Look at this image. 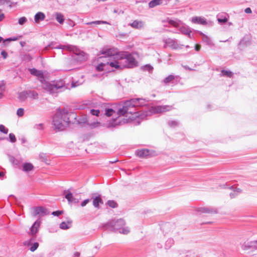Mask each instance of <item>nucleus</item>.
Wrapping results in <instances>:
<instances>
[{
  "instance_id": "nucleus-1",
  "label": "nucleus",
  "mask_w": 257,
  "mask_h": 257,
  "mask_svg": "<svg viewBox=\"0 0 257 257\" xmlns=\"http://www.w3.org/2000/svg\"><path fill=\"white\" fill-rule=\"evenodd\" d=\"M139 100L131 99L124 102L121 108H119L117 112L118 116L110 120L108 124V127H115L130 122L135 117H140L144 119L148 116V113L140 115L139 112H135L136 104Z\"/></svg>"
},
{
  "instance_id": "nucleus-2",
  "label": "nucleus",
  "mask_w": 257,
  "mask_h": 257,
  "mask_svg": "<svg viewBox=\"0 0 257 257\" xmlns=\"http://www.w3.org/2000/svg\"><path fill=\"white\" fill-rule=\"evenodd\" d=\"M29 71L31 74L38 77L39 81L41 82L43 88L50 93H57L67 89L75 87L82 84L83 82V80L76 82L72 81L71 86H69V84H66L65 82L61 79L54 80L49 82L46 81L45 79L42 71L38 70L35 68L30 69Z\"/></svg>"
},
{
  "instance_id": "nucleus-3",
  "label": "nucleus",
  "mask_w": 257,
  "mask_h": 257,
  "mask_svg": "<svg viewBox=\"0 0 257 257\" xmlns=\"http://www.w3.org/2000/svg\"><path fill=\"white\" fill-rule=\"evenodd\" d=\"M112 61L110 67L114 69H122L124 68H133L137 65V61L130 53L121 52L116 53L113 50Z\"/></svg>"
},
{
  "instance_id": "nucleus-4",
  "label": "nucleus",
  "mask_w": 257,
  "mask_h": 257,
  "mask_svg": "<svg viewBox=\"0 0 257 257\" xmlns=\"http://www.w3.org/2000/svg\"><path fill=\"white\" fill-rule=\"evenodd\" d=\"M75 116L74 113H70L65 110H58L53 118V127L56 131H63L69 125L70 117L75 118Z\"/></svg>"
},
{
  "instance_id": "nucleus-5",
  "label": "nucleus",
  "mask_w": 257,
  "mask_h": 257,
  "mask_svg": "<svg viewBox=\"0 0 257 257\" xmlns=\"http://www.w3.org/2000/svg\"><path fill=\"white\" fill-rule=\"evenodd\" d=\"M112 51L113 49H109L101 52V54L104 55V56L98 58L97 61L99 64L95 67L97 71H102L106 69L108 65L110 66V62L113 61Z\"/></svg>"
},
{
  "instance_id": "nucleus-6",
  "label": "nucleus",
  "mask_w": 257,
  "mask_h": 257,
  "mask_svg": "<svg viewBox=\"0 0 257 257\" xmlns=\"http://www.w3.org/2000/svg\"><path fill=\"white\" fill-rule=\"evenodd\" d=\"M125 225L124 220L122 219L111 220L103 225L105 229L114 231L119 230L120 228Z\"/></svg>"
},
{
  "instance_id": "nucleus-7",
  "label": "nucleus",
  "mask_w": 257,
  "mask_h": 257,
  "mask_svg": "<svg viewBox=\"0 0 257 257\" xmlns=\"http://www.w3.org/2000/svg\"><path fill=\"white\" fill-rule=\"evenodd\" d=\"M164 43V47H169L173 50L181 49L183 45L178 43V41L176 39L171 38H167L163 40Z\"/></svg>"
},
{
  "instance_id": "nucleus-8",
  "label": "nucleus",
  "mask_w": 257,
  "mask_h": 257,
  "mask_svg": "<svg viewBox=\"0 0 257 257\" xmlns=\"http://www.w3.org/2000/svg\"><path fill=\"white\" fill-rule=\"evenodd\" d=\"M72 48L73 49L72 52L77 56L76 59L79 61H84L87 60V56L83 51L80 50L76 46Z\"/></svg>"
},
{
  "instance_id": "nucleus-9",
  "label": "nucleus",
  "mask_w": 257,
  "mask_h": 257,
  "mask_svg": "<svg viewBox=\"0 0 257 257\" xmlns=\"http://www.w3.org/2000/svg\"><path fill=\"white\" fill-rule=\"evenodd\" d=\"M172 109V106L170 105H159L152 108V112L154 113H161L171 110Z\"/></svg>"
},
{
  "instance_id": "nucleus-10",
  "label": "nucleus",
  "mask_w": 257,
  "mask_h": 257,
  "mask_svg": "<svg viewBox=\"0 0 257 257\" xmlns=\"http://www.w3.org/2000/svg\"><path fill=\"white\" fill-rule=\"evenodd\" d=\"M41 224V221L39 220H36L33 225L32 226L30 229V234L32 235H35L38 232Z\"/></svg>"
},
{
  "instance_id": "nucleus-11",
  "label": "nucleus",
  "mask_w": 257,
  "mask_h": 257,
  "mask_svg": "<svg viewBox=\"0 0 257 257\" xmlns=\"http://www.w3.org/2000/svg\"><path fill=\"white\" fill-rule=\"evenodd\" d=\"M47 214V210L43 207H38L34 209V215L44 216Z\"/></svg>"
},
{
  "instance_id": "nucleus-12",
  "label": "nucleus",
  "mask_w": 257,
  "mask_h": 257,
  "mask_svg": "<svg viewBox=\"0 0 257 257\" xmlns=\"http://www.w3.org/2000/svg\"><path fill=\"white\" fill-rule=\"evenodd\" d=\"M130 25L133 28L141 29L145 26V23L142 21L135 20Z\"/></svg>"
},
{
  "instance_id": "nucleus-13",
  "label": "nucleus",
  "mask_w": 257,
  "mask_h": 257,
  "mask_svg": "<svg viewBox=\"0 0 257 257\" xmlns=\"http://www.w3.org/2000/svg\"><path fill=\"white\" fill-rule=\"evenodd\" d=\"M242 248L244 249H247L250 248L257 249V240L245 242L242 246Z\"/></svg>"
},
{
  "instance_id": "nucleus-14",
  "label": "nucleus",
  "mask_w": 257,
  "mask_h": 257,
  "mask_svg": "<svg viewBox=\"0 0 257 257\" xmlns=\"http://www.w3.org/2000/svg\"><path fill=\"white\" fill-rule=\"evenodd\" d=\"M48 47H51L54 49H66L71 52L73 51V49L72 47H75V46L72 45H59L58 46L54 47L53 45V43L50 44Z\"/></svg>"
},
{
  "instance_id": "nucleus-15",
  "label": "nucleus",
  "mask_w": 257,
  "mask_h": 257,
  "mask_svg": "<svg viewBox=\"0 0 257 257\" xmlns=\"http://www.w3.org/2000/svg\"><path fill=\"white\" fill-rule=\"evenodd\" d=\"M64 194L65 195V198L67 200L69 203H72L75 202V199L73 197L72 194L69 190H65L64 191Z\"/></svg>"
},
{
  "instance_id": "nucleus-16",
  "label": "nucleus",
  "mask_w": 257,
  "mask_h": 257,
  "mask_svg": "<svg viewBox=\"0 0 257 257\" xmlns=\"http://www.w3.org/2000/svg\"><path fill=\"white\" fill-rule=\"evenodd\" d=\"M136 154L138 156L141 158H144L149 155V151L147 149H142L137 151Z\"/></svg>"
},
{
  "instance_id": "nucleus-17",
  "label": "nucleus",
  "mask_w": 257,
  "mask_h": 257,
  "mask_svg": "<svg viewBox=\"0 0 257 257\" xmlns=\"http://www.w3.org/2000/svg\"><path fill=\"white\" fill-rule=\"evenodd\" d=\"M192 22L195 24H206V22L204 18L199 17H195L192 18Z\"/></svg>"
},
{
  "instance_id": "nucleus-18",
  "label": "nucleus",
  "mask_w": 257,
  "mask_h": 257,
  "mask_svg": "<svg viewBox=\"0 0 257 257\" xmlns=\"http://www.w3.org/2000/svg\"><path fill=\"white\" fill-rule=\"evenodd\" d=\"M179 30L182 33L187 35L188 37H190V33L191 31L190 29L187 26L181 25L179 27Z\"/></svg>"
},
{
  "instance_id": "nucleus-19",
  "label": "nucleus",
  "mask_w": 257,
  "mask_h": 257,
  "mask_svg": "<svg viewBox=\"0 0 257 257\" xmlns=\"http://www.w3.org/2000/svg\"><path fill=\"white\" fill-rule=\"evenodd\" d=\"M45 18V15L43 13L38 12L35 15L34 20L36 23H38L40 21H43Z\"/></svg>"
},
{
  "instance_id": "nucleus-20",
  "label": "nucleus",
  "mask_w": 257,
  "mask_h": 257,
  "mask_svg": "<svg viewBox=\"0 0 257 257\" xmlns=\"http://www.w3.org/2000/svg\"><path fill=\"white\" fill-rule=\"evenodd\" d=\"M199 211L202 213H216L217 211L216 209L211 208L210 207H201L199 209Z\"/></svg>"
},
{
  "instance_id": "nucleus-21",
  "label": "nucleus",
  "mask_w": 257,
  "mask_h": 257,
  "mask_svg": "<svg viewBox=\"0 0 257 257\" xmlns=\"http://www.w3.org/2000/svg\"><path fill=\"white\" fill-rule=\"evenodd\" d=\"M72 220H69L67 222L63 221L60 224V228L62 229H67L71 227Z\"/></svg>"
},
{
  "instance_id": "nucleus-22",
  "label": "nucleus",
  "mask_w": 257,
  "mask_h": 257,
  "mask_svg": "<svg viewBox=\"0 0 257 257\" xmlns=\"http://www.w3.org/2000/svg\"><path fill=\"white\" fill-rule=\"evenodd\" d=\"M179 78V76H174L173 75H170L168 77H166L163 80V82L165 84H168L169 83L173 82L175 79L177 80Z\"/></svg>"
},
{
  "instance_id": "nucleus-23",
  "label": "nucleus",
  "mask_w": 257,
  "mask_h": 257,
  "mask_svg": "<svg viewBox=\"0 0 257 257\" xmlns=\"http://www.w3.org/2000/svg\"><path fill=\"white\" fill-rule=\"evenodd\" d=\"M168 22L170 25L177 28L179 27L182 25L181 22L177 19H169L168 20Z\"/></svg>"
},
{
  "instance_id": "nucleus-24",
  "label": "nucleus",
  "mask_w": 257,
  "mask_h": 257,
  "mask_svg": "<svg viewBox=\"0 0 257 257\" xmlns=\"http://www.w3.org/2000/svg\"><path fill=\"white\" fill-rule=\"evenodd\" d=\"M17 4L16 2H12L10 0H0V5H8L10 8L16 6Z\"/></svg>"
},
{
  "instance_id": "nucleus-25",
  "label": "nucleus",
  "mask_w": 257,
  "mask_h": 257,
  "mask_svg": "<svg viewBox=\"0 0 257 257\" xmlns=\"http://www.w3.org/2000/svg\"><path fill=\"white\" fill-rule=\"evenodd\" d=\"M33 168V165L30 163H26L23 165V170L25 172H28L32 171Z\"/></svg>"
},
{
  "instance_id": "nucleus-26",
  "label": "nucleus",
  "mask_w": 257,
  "mask_h": 257,
  "mask_svg": "<svg viewBox=\"0 0 257 257\" xmlns=\"http://www.w3.org/2000/svg\"><path fill=\"white\" fill-rule=\"evenodd\" d=\"M99 203H103V201L100 196L95 197L93 200V205L96 207L98 208Z\"/></svg>"
},
{
  "instance_id": "nucleus-27",
  "label": "nucleus",
  "mask_w": 257,
  "mask_h": 257,
  "mask_svg": "<svg viewBox=\"0 0 257 257\" xmlns=\"http://www.w3.org/2000/svg\"><path fill=\"white\" fill-rule=\"evenodd\" d=\"M55 15L56 21L61 24H63L64 21V16L60 13H56Z\"/></svg>"
},
{
  "instance_id": "nucleus-28",
  "label": "nucleus",
  "mask_w": 257,
  "mask_h": 257,
  "mask_svg": "<svg viewBox=\"0 0 257 257\" xmlns=\"http://www.w3.org/2000/svg\"><path fill=\"white\" fill-rule=\"evenodd\" d=\"M162 3V0H153L149 3V6L150 8H154L157 6L160 5Z\"/></svg>"
},
{
  "instance_id": "nucleus-29",
  "label": "nucleus",
  "mask_w": 257,
  "mask_h": 257,
  "mask_svg": "<svg viewBox=\"0 0 257 257\" xmlns=\"http://www.w3.org/2000/svg\"><path fill=\"white\" fill-rule=\"evenodd\" d=\"M119 232L123 234H127L130 232V229L128 227L125 225L122 226L118 230Z\"/></svg>"
},
{
  "instance_id": "nucleus-30",
  "label": "nucleus",
  "mask_w": 257,
  "mask_h": 257,
  "mask_svg": "<svg viewBox=\"0 0 257 257\" xmlns=\"http://www.w3.org/2000/svg\"><path fill=\"white\" fill-rule=\"evenodd\" d=\"M86 25H92V24H97V25H100V24H108L110 25L108 22L104 21H92L90 22H88L85 23Z\"/></svg>"
},
{
  "instance_id": "nucleus-31",
  "label": "nucleus",
  "mask_w": 257,
  "mask_h": 257,
  "mask_svg": "<svg viewBox=\"0 0 257 257\" xmlns=\"http://www.w3.org/2000/svg\"><path fill=\"white\" fill-rule=\"evenodd\" d=\"M135 99L139 100L138 103L136 104L137 107L145 106L147 103V101L143 98H135Z\"/></svg>"
},
{
  "instance_id": "nucleus-32",
  "label": "nucleus",
  "mask_w": 257,
  "mask_h": 257,
  "mask_svg": "<svg viewBox=\"0 0 257 257\" xmlns=\"http://www.w3.org/2000/svg\"><path fill=\"white\" fill-rule=\"evenodd\" d=\"M107 204L111 208H115L117 207L116 203L113 200H109L107 202Z\"/></svg>"
},
{
  "instance_id": "nucleus-33",
  "label": "nucleus",
  "mask_w": 257,
  "mask_h": 257,
  "mask_svg": "<svg viewBox=\"0 0 257 257\" xmlns=\"http://www.w3.org/2000/svg\"><path fill=\"white\" fill-rule=\"evenodd\" d=\"M168 125L171 127H175L178 125V122L175 120H171L168 122Z\"/></svg>"
},
{
  "instance_id": "nucleus-34",
  "label": "nucleus",
  "mask_w": 257,
  "mask_h": 257,
  "mask_svg": "<svg viewBox=\"0 0 257 257\" xmlns=\"http://www.w3.org/2000/svg\"><path fill=\"white\" fill-rule=\"evenodd\" d=\"M115 111L111 108H108L105 111V115L107 116H111Z\"/></svg>"
},
{
  "instance_id": "nucleus-35",
  "label": "nucleus",
  "mask_w": 257,
  "mask_h": 257,
  "mask_svg": "<svg viewBox=\"0 0 257 257\" xmlns=\"http://www.w3.org/2000/svg\"><path fill=\"white\" fill-rule=\"evenodd\" d=\"M0 132L5 134H7L8 133V129L6 128L4 125L0 124Z\"/></svg>"
},
{
  "instance_id": "nucleus-36",
  "label": "nucleus",
  "mask_w": 257,
  "mask_h": 257,
  "mask_svg": "<svg viewBox=\"0 0 257 257\" xmlns=\"http://www.w3.org/2000/svg\"><path fill=\"white\" fill-rule=\"evenodd\" d=\"M39 246V243L38 242L34 243L30 248V250L33 252L35 251Z\"/></svg>"
},
{
  "instance_id": "nucleus-37",
  "label": "nucleus",
  "mask_w": 257,
  "mask_h": 257,
  "mask_svg": "<svg viewBox=\"0 0 257 257\" xmlns=\"http://www.w3.org/2000/svg\"><path fill=\"white\" fill-rule=\"evenodd\" d=\"M27 21V19L26 17H23L19 19L18 23L20 25H22L26 23Z\"/></svg>"
},
{
  "instance_id": "nucleus-38",
  "label": "nucleus",
  "mask_w": 257,
  "mask_h": 257,
  "mask_svg": "<svg viewBox=\"0 0 257 257\" xmlns=\"http://www.w3.org/2000/svg\"><path fill=\"white\" fill-rule=\"evenodd\" d=\"M24 114V109L22 108H20L17 110V114L20 116H23Z\"/></svg>"
},
{
  "instance_id": "nucleus-39",
  "label": "nucleus",
  "mask_w": 257,
  "mask_h": 257,
  "mask_svg": "<svg viewBox=\"0 0 257 257\" xmlns=\"http://www.w3.org/2000/svg\"><path fill=\"white\" fill-rule=\"evenodd\" d=\"M34 128L35 129L38 130H42L44 128V124L43 123H39V124H36Z\"/></svg>"
},
{
  "instance_id": "nucleus-40",
  "label": "nucleus",
  "mask_w": 257,
  "mask_h": 257,
  "mask_svg": "<svg viewBox=\"0 0 257 257\" xmlns=\"http://www.w3.org/2000/svg\"><path fill=\"white\" fill-rule=\"evenodd\" d=\"M10 141L12 143H15L16 142V138L14 134L11 133L9 134Z\"/></svg>"
},
{
  "instance_id": "nucleus-41",
  "label": "nucleus",
  "mask_w": 257,
  "mask_h": 257,
  "mask_svg": "<svg viewBox=\"0 0 257 257\" xmlns=\"http://www.w3.org/2000/svg\"><path fill=\"white\" fill-rule=\"evenodd\" d=\"M174 241L172 239H169L166 242V247L169 248L171 246V245L173 244Z\"/></svg>"
},
{
  "instance_id": "nucleus-42",
  "label": "nucleus",
  "mask_w": 257,
  "mask_h": 257,
  "mask_svg": "<svg viewBox=\"0 0 257 257\" xmlns=\"http://www.w3.org/2000/svg\"><path fill=\"white\" fill-rule=\"evenodd\" d=\"M221 72L223 75H225L228 77H231L232 76V72L230 71L223 70Z\"/></svg>"
},
{
  "instance_id": "nucleus-43",
  "label": "nucleus",
  "mask_w": 257,
  "mask_h": 257,
  "mask_svg": "<svg viewBox=\"0 0 257 257\" xmlns=\"http://www.w3.org/2000/svg\"><path fill=\"white\" fill-rule=\"evenodd\" d=\"M100 111L99 110H95V109H91L90 110V113L93 115H96V116H98V114L99 113Z\"/></svg>"
},
{
  "instance_id": "nucleus-44",
  "label": "nucleus",
  "mask_w": 257,
  "mask_h": 257,
  "mask_svg": "<svg viewBox=\"0 0 257 257\" xmlns=\"http://www.w3.org/2000/svg\"><path fill=\"white\" fill-rule=\"evenodd\" d=\"M153 69V67L150 65H146L144 67V69L148 71H152Z\"/></svg>"
},
{
  "instance_id": "nucleus-45",
  "label": "nucleus",
  "mask_w": 257,
  "mask_h": 257,
  "mask_svg": "<svg viewBox=\"0 0 257 257\" xmlns=\"http://www.w3.org/2000/svg\"><path fill=\"white\" fill-rule=\"evenodd\" d=\"M217 20L219 23H224L226 22H227V19L225 17H224V18H221L220 17H218Z\"/></svg>"
},
{
  "instance_id": "nucleus-46",
  "label": "nucleus",
  "mask_w": 257,
  "mask_h": 257,
  "mask_svg": "<svg viewBox=\"0 0 257 257\" xmlns=\"http://www.w3.org/2000/svg\"><path fill=\"white\" fill-rule=\"evenodd\" d=\"M18 39H19L18 37H14L13 38H8V39L4 40V42H5L6 41H15L18 40Z\"/></svg>"
},
{
  "instance_id": "nucleus-47",
  "label": "nucleus",
  "mask_w": 257,
  "mask_h": 257,
  "mask_svg": "<svg viewBox=\"0 0 257 257\" xmlns=\"http://www.w3.org/2000/svg\"><path fill=\"white\" fill-rule=\"evenodd\" d=\"M9 160L12 163H13L14 164H17V162H16L15 158L13 156H9Z\"/></svg>"
},
{
  "instance_id": "nucleus-48",
  "label": "nucleus",
  "mask_w": 257,
  "mask_h": 257,
  "mask_svg": "<svg viewBox=\"0 0 257 257\" xmlns=\"http://www.w3.org/2000/svg\"><path fill=\"white\" fill-rule=\"evenodd\" d=\"M31 97L33 99H37L38 98V94L37 92L33 91L31 92Z\"/></svg>"
},
{
  "instance_id": "nucleus-49",
  "label": "nucleus",
  "mask_w": 257,
  "mask_h": 257,
  "mask_svg": "<svg viewBox=\"0 0 257 257\" xmlns=\"http://www.w3.org/2000/svg\"><path fill=\"white\" fill-rule=\"evenodd\" d=\"M63 213V211H59V210H58V211H54L52 212V214L54 216H59L60 215L62 214Z\"/></svg>"
},
{
  "instance_id": "nucleus-50",
  "label": "nucleus",
  "mask_w": 257,
  "mask_h": 257,
  "mask_svg": "<svg viewBox=\"0 0 257 257\" xmlns=\"http://www.w3.org/2000/svg\"><path fill=\"white\" fill-rule=\"evenodd\" d=\"M1 55L2 56V57L4 58V59H6L7 58V57H8V53L5 50H3L1 52Z\"/></svg>"
},
{
  "instance_id": "nucleus-51",
  "label": "nucleus",
  "mask_w": 257,
  "mask_h": 257,
  "mask_svg": "<svg viewBox=\"0 0 257 257\" xmlns=\"http://www.w3.org/2000/svg\"><path fill=\"white\" fill-rule=\"evenodd\" d=\"M89 199H85L83 201H82L81 203V206L82 207H84L89 202Z\"/></svg>"
},
{
  "instance_id": "nucleus-52",
  "label": "nucleus",
  "mask_w": 257,
  "mask_h": 257,
  "mask_svg": "<svg viewBox=\"0 0 257 257\" xmlns=\"http://www.w3.org/2000/svg\"><path fill=\"white\" fill-rule=\"evenodd\" d=\"M244 12L246 14H251L252 11H251V10L250 9V8H247L245 9L244 10Z\"/></svg>"
},
{
  "instance_id": "nucleus-53",
  "label": "nucleus",
  "mask_w": 257,
  "mask_h": 257,
  "mask_svg": "<svg viewBox=\"0 0 257 257\" xmlns=\"http://www.w3.org/2000/svg\"><path fill=\"white\" fill-rule=\"evenodd\" d=\"M201 46L199 45H196L195 46V49L197 51H199L200 49Z\"/></svg>"
},
{
  "instance_id": "nucleus-54",
  "label": "nucleus",
  "mask_w": 257,
  "mask_h": 257,
  "mask_svg": "<svg viewBox=\"0 0 257 257\" xmlns=\"http://www.w3.org/2000/svg\"><path fill=\"white\" fill-rule=\"evenodd\" d=\"M80 253L79 252H75L73 254V257H79Z\"/></svg>"
},
{
  "instance_id": "nucleus-55",
  "label": "nucleus",
  "mask_w": 257,
  "mask_h": 257,
  "mask_svg": "<svg viewBox=\"0 0 257 257\" xmlns=\"http://www.w3.org/2000/svg\"><path fill=\"white\" fill-rule=\"evenodd\" d=\"M5 18V15L4 14H1L0 15V22L2 21Z\"/></svg>"
},
{
  "instance_id": "nucleus-56",
  "label": "nucleus",
  "mask_w": 257,
  "mask_h": 257,
  "mask_svg": "<svg viewBox=\"0 0 257 257\" xmlns=\"http://www.w3.org/2000/svg\"><path fill=\"white\" fill-rule=\"evenodd\" d=\"M5 89L4 85L2 83L0 84V90H3Z\"/></svg>"
},
{
  "instance_id": "nucleus-57",
  "label": "nucleus",
  "mask_w": 257,
  "mask_h": 257,
  "mask_svg": "<svg viewBox=\"0 0 257 257\" xmlns=\"http://www.w3.org/2000/svg\"><path fill=\"white\" fill-rule=\"evenodd\" d=\"M98 123V122H96V123H95V122H94V123H93L91 124V126L92 127H95L97 126V124Z\"/></svg>"
},
{
  "instance_id": "nucleus-58",
  "label": "nucleus",
  "mask_w": 257,
  "mask_h": 257,
  "mask_svg": "<svg viewBox=\"0 0 257 257\" xmlns=\"http://www.w3.org/2000/svg\"><path fill=\"white\" fill-rule=\"evenodd\" d=\"M4 175V173L3 172H0V177H3Z\"/></svg>"
},
{
  "instance_id": "nucleus-59",
  "label": "nucleus",
  "mask_w": 257,
  "mask_h": 257,
  "mask_svg": "<svg viewBox=\"0 0 257 257\" xmlns=\"http://www.w3.org/2000/svg\"><path fill=\"white\" fill-rule=\"evenodd\" d=\"M4 96V94L3 93L0 92V99L2 98Z\"/></svg>"
},
{
  "instance_id": "nucleus-60",
  "label": "nucleus",
  "mask_w": 257,
  "mask_h": 257,
  "mask_svg": "<svg viewBox=\"0 0 257 257\" xmlns=\"http://www.w3.org/2000/svg\"><path fill=\"white\" fill-rule=\"evenodd\" d=\"M2 41H3V38L2 37H1V36H0V43H1Z\"/></svg>"
},
{
  "instance_id": "nucleus-61",
  "label": "nucleus",
  "mask_w": 257,
  "mask_h": 257,
  "mask_svg": "<svg viewBox=\"0 0 257 257\" xmlns=\"http://www.w3.org/2000/svg\"><path fill=\"white\" fill-rule=\"evenodd\" d=\"M204 39L206 40V42H208L209 40V39L207 38H204Z\"/></svg>"
},
{
  "instance_id": "nucleus-62",
  "label": "nucleus",
  "mask_w": 257,
  "mask_h": 257,
  "mask_svg": "<svg viewBox=\"0 0 257 257\" xmlns=\"http://www.w3.org/2000/svg\"><path fill=\"white\" fill-rule=\"evenodd\" d=\"M230 195L231 197H232V198L234 197V196H233V195L232 193H230Z\"/></svg>"
},
{
  "instance_id": "nucleus-63",
  "label": "nucleus",
  "mask_w": 257,
  "mask_h": 257,
  "mask_svg": "<svg viewBox=\"0 0 257 257\" xmlns=\"http://www.w3.org/2000/svg\"><path fill=\"white\" fill-rule=\"evenodd\" d=\"M185 47H186V48H189V46H188V45H186Z\"/></svg>"
},
{
  "instance_id": "nucleus-64",
  "label": "nucleus",
  "mask_w": 257,
  "mask_h": 257,
  "mask_svg": "<svg viewBox=\"0 0 257 257\" xmlns=\"http://www.w3.org/2000/svg\"><path fill=\"white\" fill-rule=\"evenodd\" d=\"M0 257H2V256H0Z\"/></svg>"
}]
</instances>
